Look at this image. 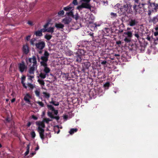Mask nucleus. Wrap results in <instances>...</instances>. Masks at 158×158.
Here are the masks:
<instances>
[{"label":"nucleus","mask_w":158,"mask_h":158,"mask_svg":"<svg viewBox=\"0 0 158 158\" xmlns=\"http://www.w3.org/2000/svg\"><path fill=\"white\" fill-rule=\"evenodd\" d=\"M49 55V53L46 51H45L44 53V55L41 57L42 61L40 62L41 65L43 66L44 67V71L46 73L49 72L50 70L47 67V61L48 60V57Z\"/></svg>","instance_id":"1"},{"label":"nucleus","mask_w":158,"mask_h":158,"mask_svg":"<svg viewBox=\"0 0 158 158\" xmlns=\"http://www.w3.org/2000/svg\"><path fill=\"white\" fill-rule=\"evenodd\" d=\"M36 124L38 126V131L39 132L40 137L41 139L43 140L44 139V130L43 129L45 127V125L42 121H37Z\"/></svg>","instance_id":"2"},{"label":"nucleus","mask_w":158,"mask_h":158,"mask_svg":"<svg viewBox=\"0 0 158 158\" xmlns=\"http://www.w3.org/2000/svg\"><path fill=\"white\" fill-rule=\"evenodd\" d=\"M147 4L139 3L138 5L135 4L133 7V9L135 12V14L140 13L142 11V10H145L148 7Z\"/></svg>","instance_id":"3"},{"label":"nucleus","mask_w":158,"mask_h":158,"mask_svg":"<svg viewBox=\"0 0 158 158\" xmlns=\"http://www.w3.org/2000/svg\"><path fill=\"white\" fill-rule=\"evenodd\" d=\"M123 36L125 37L124 41L126 42H129L131 40L132 36V32L130 31L124 32Z\"/></svg>","instance_id":"4"},{"label":"nucleus","mask_w":158,"mask_h":158,"mask_svg":"<svg viewBox=\"0 0 158 158\" xmlns=\"http://www.w3.org/2000/svg\"><path fill=\"white\" fill-rule=\"evenodd\" d=\"M49 24V23H48L44 25V28L42 30L43 32H47L52 33L54 32V27H50L49 28L48 27Z\"/></svg>","instance_id":"5"},{"label":"nucleus","mask_w":158,"mask_h":158,"mask_svg":"<svg viewBox=\"0 0 158 158\" xmlns=\"http://www.w3.org/2000/svg\"><path fill=\"white\" fill-rule=\"evenodd\" d=\"M27 64L30 66H37L36 60L35 57L33 56L32 58H29L27 60Z\"/></svg>","instance_id":"6"},{"label":"nucleus","mask_w":158,"mask_h":158,"mask_svg":"<svg viewBox=\"0 0 158 158\" xmlns=\"http://www.w3.org/2000/svg\"><path fill=\"white\" fill-rule=\"evenodd\" d=\"M147 5L148 6L147 7H148L149 11L150 12L156 11L158 6L157 4L155 3H151L149 5Z\"/></svg>","instance_id":"7"},{"label":"nucleus","mask_w":158,"mask_h":158,"mask_svg":"<svg viewBox=\"0 0 158 158\" xmlns=\"http://www.w3.org/2000/svg\"><path fill=\"white\" fill-rule=\"evenodd\" d=\"M36 48L40 49L42 50L45 46V43L44 41H40L35 44Z\"/></svg>","instance_id":"8"},{"label":"nucleus","mask_w":158,"mask_h":158,"mask_svg":"<svg viewBox=\"0 0 158 158\" xmlns=\"http://www.w3.org/2000/svg\"><path fill=\"white\" fill-rule=\"evenodd\" d=\"M90 5L87 3H82L81 5L78 6L77 7V9L80 10L82 8H89Z\"/></svg>","instance_id":"9"},{"label":"nucleus","mask_w":158,"mask_h":158,"mask_svg":"<svg viewBox=\"0 0 158 158\" xmlns=\"http://www.w3.org/2000/svg\"><path fill=\"white\" fill-rule=\"evenodd\" d=\"M26 67L25 66L23 63L19 64V68L21 72H23L26 69Z\"/></svg>","instance_id":"10"},{"label":"nucleus","mask_w":158,"mask_h":158,"mask_svg":"<svg viewBox=\"0 0 158 158\" xmlns=\"http://www.w3.org/2000/svg\"><path fill=\"white\" fill-rule=\"evenodd\" d=\"M23 51L24 53L27 54L29 51L28 46L27 44L24 45L23 46Z\"/></svg>","instance_id":"11"},{"label":"nucleus","mask_w":158,"mask_h":158,"mask_svg":"<svg viewBox=\"0 0 158 158\" xmlns=\"http://www.w3.org/2000/svg\"><path fill=\"white\" fill-rule=\"evenodd\" d=\"M128 4H126L124 5L121 8H120L121 12H122V14L127 12V9Z\"/></svg>","instance_id":"12"},{"label":"nucleus","mask_w":158,"mask_h":158,"mask_svg":"<svg viewBox=\"0 0 158 158\" xmlns=\"http://www.w3.org/2000/svg\"><path fill=\"white\" fill-rule=\"evenodd\" d=\"M71 21V19L69 17H66L62 20L63 23L65 24H69Z\"/></svg>","instance_id":"13"},{"label":"nucleus","mask_w":158,"mask_h":158,"mask_svg":"<svg viewBox=\"0 0 158 158\" xmlns=\"http://www.w3.org/2000/svg\"><path fill=\"white\" fill-rule=\"evenodd\" d=\"M36 68L37 66H32L31 67L29 70L28 74H33L34 73V71L36 69Z\"/></svg>","instance_id":"14"},{"label":"nucleus","mask_w":158,"mask_h":158,"mask_svg":"<svg viewBox=\"0 0 158 158\" xmlns=\"http://www.w3.org/2000/svg\"><path fill=\"white\" fill-rule=\"evenodd\" d=\"M42 29H41L40 30H38L36 31L35 33V34L37 36H42L43 35L42 32H43V31L42 30Z\"/></svg>","instance_id":"15"},{"label":"nucleus","mask_w":158,"mask_h":158,"mask_svg":"<svg viewBox=\"0 0 158 158\" xmlns=\"http://www.w3.org/2000/svg\"><path fill=\"white\" fill-rule=\"evenodd\" d=\"M129 23L131 26H133L135 25L136 22L135 20L131 19L129 21Z\"/></svg>","instance_id":"16"},{"label":"nucleus","mask_w":158,"mask_h":158,"mask_svg":"<svg viewBox=\"0 0 158 158\" xmlns=\"http://www.w3.org/2000/svg\"><path fill=\"white\" fill-rule=\"evenodd\" d=\"M55 26L57 28H62L64 26L63 24L60 23H56Z\"/></svg>","instance_id":"17"},{"label":"nucleus","mask_w":158,"mask_h":158,"mask_svg":"<svg viewBox=\"0 0 158 158\" xmlns=\"http://www.w3.org/2000/svg\"><path fill=\"white\" fill-rule=\"evenodd\" d=\"M127 12L128 13H131L132 12V11L131 9V6L130 5H128Z\"/></svg>","instance_id":"18"},{"label":"nucleus","mask_w":158,"mask_h":158,"mask_svg":"<svg viewBox=\"0 0 158 158\" xmlns=\"http://www.w3.org/2000/svg\"><path fill=\"white\" fill-rule=\"evenodd\" d=\"M25 79V77L24 76H23L21 78V82L23 84V86L25 88H27V87L25 83H24V81Z\"/></svg>","instance_id":"19"},{"label":"nucleus","mask_w":158,"mask_h":158,"mask_svg":"<svg viewBox=\"0 0 158 158\" xmlns=\"http://www.w3.org/2000/svg\"><path fill=\"white\" fill-rule=\"evenodd\" d=\"M72 8L73 7L71 6V4H70V5L64 7V10L65 11H67L71 10Z\"/></svg>","instance_id":"20"},{"label":"nucleus","mask_w":158,"mask_h":158,"mask_svg":"<svg viewBox=\"0 0 158 158\" xmlns=\"http://www.w3.org/2000/svg\"><path fill=\"white\" fill-rule=\"evenodd\" d=\"M77 130V128H72L70 129L69 133L70 134L72 135L74 132H76Z\"/></svg>","instance_id":"21"},{"label":"nucleus","mask_w":158,"mask_h":158,"mask_svg":"<svg viewBox=\"0 0 158 158\" xmlns=\"http://www.w3.org/2000/svg\"><path fill=\"white\" fill-rule=\"evenodd\" d=\"M66 14L68 16H71L72 17H74L73 10H72L70 11L69 12H67L66 13Z\"/></svg>","instance_id":"22"},{"label":"nucleus","mask_w":158,"mask_h":158,"mask_svg":"<svg viewBox=\"0 0 158 158\" xmlns=\"http://www.w3.org/2000/svg\"><path fill=\"white\" fill-rule=\"evenodd\" d=\"M29 149H30V145L28 144L27 145V151L24 153L25 155L27 156V155L29 152Z\"/></svg>","instance_id":"23"},{"label":"nucleus","mask_w":158,"mask_h":158,"mask_svg":"<svg viewBox=\"0 0 158 158\" xmlns=\"http://www.w3.org/2000/svg\"><path fill=\"white\" fill-rule=\"evenodd\" d=\"M52 121V120L50 119L49 118H44L43 120V121L44 122H44H45L47 124H48L49 123V121Z\"/></svg>","instance_id":"24"},{"label":"nucleus","mask_w":158,"mask_h":158,"mask_svg":"<svg viewBox=\"0 0 158 158\" xmlns=\"http://www.w3.org/2000/svg\"><path fill=\"white\" fill-rule=\"evenodd\" d=\"M31 74H28L27 75V77H28V79L29 80L31 81H32V79L34 77L33 75H30Z\"/></svg>","instance_id":"25"},{"label":"nucleus","mask_w":158,"mask_h":158,"mask_svg":"<svg viewBox=\"0 0 158 158\" xmlns=\"http://www.w3.org/2000/svg\"><path fill=\"white\" fill-rule=\"evenodd\" d=\"M44 97L45 98H48L49 97L50 95L49 93L47 92H43V93Z\"/></svg>","instance_id":"26"},{"label":"nucleus","mask_w":158,"mask_h":158,"mask_svg":"<svg viewBox=\"0 0 158 158\" xmlns=\"http://www.w3.org/2000/svg\"><path fill=\"white\" fill-rule=\"evenodd\" d=\"M52 37V36L48 34H46L45 36V38L48 40H50Z\"/></svg>","instance_id":"27"},{"label":"nucleus","mask_w":158,"mask_h":158,"mask_svg":"<svg viewBox=\"0 0 158 158\" xmlns=\"http://www.w3.org/2000/svg\"><path fill=\"white\" fill-rule=\"evenodd\" d=\"M47 106L49 109L52 111H53L55 110L54 107L51 105H48Z\"/></svg>","instance_id":"28"},{"label":"nucleus","mask_w":158,"mask_h":158,"mask_svg":"<svg viewBox=\"0 0 158 158\" xmlns=\"http://www.w3.org/2000/svg\"><path fill=\"white\" fill-rule=\"evenodd\" d=\"M110 86V83L109 82L106 83L104 85V87L105 89H108Z\"/></svg>","instance_id":"29"},{"label":"nucleus","mask_w":158,"mask_h":158,"mask_svg":"<svg viewBox=\"0 0 158 158\" xmlns=\"http://www.w3.org/2000/svg\"><path fill=\"white\" fill-rule=\"evenodd\" d=\"M31 137L33 138H34L36 135L35 132L34 131H32L31 133Z\"/></svg>","instance_id":"30"},{"label":"nucleus","mask_w":158,"mask_h":158,"mask_svg":"<svg viewBox=\"0 0 158 158\" xmlns=\"http://www.w3.org/2000/svg\"><path fill=\"white\" fill-rule=\"evenodd\" d=\"M40 76L41 78L43 79L44 78L46 77V74L44 73H41Z\"/></svg>","instance_id":"31"},{"label":"nucleus","mask_w":158,"mask_h":158,"mask_svg":"<svg viewBox=\"0 0 158 158\" xmlns=\"http://www.w3.org/2000/svg\"><path fill=\"white\" fill-rule=\"evenodd\" d=\"M31 98V96L30 94H27L24 96V99H29Z\"/></svg>","instance_id":"32"},{"label":"nucleus","mask_w":158,"mask_h":158,"mask_svg":"<svg viewBox=\"0 0 158 158\" xmlns=\"http://www.w3.org/2000/svg\"><path fill=\"white\" fill-rule=\"evenodd\" d=\"M27 85L31 89H32L34 87H35V85L31 84L30 83H28L27 84Z\"/></svg>","instance_id":"33"},{"label":"nucleus","mask_w":158,"mask_h":158,"mask_svg":"<svg viewBox=\"0 0 158 158\" xmlns=\"http://www.w3.org/2000/svg\"><path fill=\"white\" fill-rule=\"evenodd\" d=\"M38 82L41 85H44V81L43 80L39 79L38 80Z\"/></svg>","instance_id":"34"},{"label":"nucleus","mask_w":158,"mask_h":158,"mask_svg":"<svg viewBox=\"0 0 158 158\" xmlns=\"http://www.w3.org/2000/svg\"><path fill=\"white\" fill-rule=\"evenodd\" d=\"M35 94L37 96H39L40 94V90L39 89L36 90L35 91Z\"/></svg>","instance_id":"35"},{"label":"nucleus","mask_w":158,"mask_h":158,"mask_svg":"<svg viewBox=\"0 0 158 158\" xmlns=\"http://www.w3.org/2000/svg\"><path fill=\"white\" fill-rule=\"evenodd\" d=\"M48 116L52 118L53 117L52 113L49 111H48Z\"/></svg>","instance_id":"36"},{"label":"nucleus","mask_w":158,"mask_h":158,"mask_svg":"<svg viewBox=\"0 0 158 158\" xmlns=\"http://www.w3.org/2000/svg\"><path fill=\"white\" fill-rule=\"evenodd\" d=\"M36 39H32L30 41V43L31 45H33L34 44V42L35 41Z\"/></svg>","instance_id":"37"},{"label":"nucleus","mask_w":158,"mask_h":158,"mask_svg":"<svg viewBox=\"0 0 158 158\" xmlns=\"http://www.w3.org/2000/svg\"><path fill=\"white\" fill-rule=\"evenodd\" d=\"M73 103H76V102L75 101L76 100H77V102L78 103V104H79V101L80 100V99H71Z\"/></svg>","instance_id":"38"},{"label":"nucleus","mask_w":158,"mask_h":158,"mask_svg":"<svg viewBox=\"0 0 158 158\" xmlns=\"http://www.w3.org/2000/svg\"><path fill=\"white\" fill-rule=\"evenodd\" d=\"M51 103L55 106H58L59 105V102H56L54 101H52Z\"/></svg>","instance_id":"39"},{"label":"nucleus","mask_w":158,"mask_h":158,"mask_svg":"<svg viewBox=\"0 0 158 158\" xmlns=\"http://www.w3.org/2000/svg\"><path fill=\"white\" fill-rule=\"evenodd\" d=\"M100 26V25H97L96 23H94V24H92V26L93 27H94V29H96V28H97V26Z\"/></svg>","instance_id":"40"},{"label":"nucleus","mask_w":158,"mask_h":158,"mask_svg":"<svg viewBox=\"0 0 158 158\" xmlns=\"http://www.w3.org/2000/svg\"><path fill=\"white\" fill-rule=\"evenodd\" d=\"M64 12L63 10H62L60 11H59L58 13V15L60 16H61V15H63L64 14Z\"/></svg>","instance_id":"41"},{"label":"nucleus","mask_w":158,"mask_h":158,"mask_svg":"<svg viewBox=\"0 0 158 158\" xmlns=\"http://www.w3.org/2000/svg\"><path fill=\"white\" fill-rule=\"evenodd\" d=\"M27 23L31 26H32L34 24L33 22L31 21H28L27 22Z\"/></svg>","instance_id":"42"},{"label":"nucleus","mask_w":158,"mask_h":158,"mask_svg":"<svg viewBox=\"0 0 158 158\" xmlns=\"http://www.w3.org/2000/svg\"><path fill=\"white\" fill-rule=\"evenodd\" d=\"M73 4L74 5H76L77 4V0H73Z\"/></svg>","instance_id":"43"},{"label":"nucleus","mask_w":158,"mask_h":158,"mask_svg":"<svg viewBox=\"0 0 158 158\" xmlns=\"http://www.w3.org/2000/svg\"><path fill=\"white\" fill-rule=\"evenodd\" d=\"M78 15L77 14H76L75 15H74V17H73V18H75L76 20L77 19H78Z\"/></svg>","instance_id":"44"},{"label":"nucleus","mask_w":158,"mask_h":158,"mask_svg":"<svg viewBox=\"0 0 158 158\" xmlns=\"http://www.w3.org/2000/svg\"><path fill=\"white\" fill-rule=\"evenodd\" d=\"M38 103L40 106L42 107H43L44 106V104L41 102H38Z\"/></svg>","instance_id":"45"},{"label":"nucleus","mask_w":158,"mask_h":158,"mask_svg":"<svg viewBox=\"0 0 158 158\" xmlns=\"http://www.w3.org/2000/svg\"><path fill=\"white\" fill-rule=\"evenodd\" d=\"M52 118L55 119L56 120H58L60 119V117L59 116H53Z\"/></svg>","instance_id":"46"},{"label":"nucleus","mask_w":158,"mask_h":158,"mask_svg":"<svg viewBox=\"0 0 158 158\" xmlns=\"http://www.w3.org/2000/svg\"><path fill=\"white\" fill-rule=\"evenodd\" d=\"M32 118L33 119L35 120H36L38 119V118L34 115H32Z\"/></svg>","instance_id":"47"},{"label":"nucleus","mask_w":158,"mask_h":158,"mask_svg":"<svg viewBox=\"0 0 158 158\" xmlns=\"http://www.w3.org/2000/svg\"><path fill=\"white\" fill-rule=\"evenodd\" d=\"M35 154V152H32L30 154V157H32Z\"/></svg>","instance_id":"48"},{"label":"nucleus","mask_w":158,"mask_h":158,"mask_svg":"<svg viewBox=\"0 0 158 158\" xmlns=\"http://www.w3.org/2000/svg\"><path fill=\"white\" fill-rule=\"evenodd\" d=\"M26 101L27 103H28V104H31V103H30V99H24Z\"/></svg>","instance_id":"49"},{"label":"nucleus","mask_w":158,"mask_h":158,"mask_svg":"<svg viewBox=\"0 0 158 158\" xmlns=\"http://www.w3.org/2000/svg\"><path fill=\"white\" fill-rule=\"evenodd\" d=\"M90 1V0H81V2L83 1L85 2L86 3H88Z\"/></svg>","instance_id":"50"},{"label":"nucleus","mask_w":158,"mask_h":158,"mask_svg":"<svg viewBox=\"0 0 158 158\" xmlns=\"http://www.w3.org/2000/svg\"><path fill=\"white\" fill-rule=\"evenodd\" d=\"M53 111H54V113L55 115H56L58 113V112L57 110H53Z\"/></svg>","instance_id":"51"},{"label":"nucleus","mask_w":158,"mask_h":158,"mask_svg":"<svg viewBox=\"0 0 158 158\" xmlns=\"http://www.w3.org/2000/svg\"><path fill=\"white\" fill-rule=\"evenodd\" d=\"M31 122H28L27 124V127H29L30 126V125H31Z\"/></svg>","instance_id":"52"},{"label":"nucleus","mask_w":158,"mask_h":158,"mask_svg":"<svg viewBox=\"0 0 158 158\" xmlns=\"http://www.w3.org/2000/svg\"><path fill=\"white\" fill-rule=\"evenodd\" d=\"M30 38H31V35H28V36H27V37H26V40H28L30 39Z\"/></svg>","instance_id":"53"},{"label":"nucleus","mask_w":158,"mask_h":158,"mask_svg":"<svg viewBox=\"0 0 158 158\" xmlns=\"http://www.w3.org/2000/svg\"><path fill=\"white\" fill-rule=\"evenodd\" d=\"M106 61H103L101 62V64H106Z\"/></svg>","instance_id":"54"},{"label":"nucleus","mask_w":158,"mask_h":158,"mask_svg":"<svg viewBox=\"0 0 158 158\" xmlns=\"http://www.w3.org/2000/svg\"><path fill=\"white\" fill-rule=\"evenodd\" d=\"M39 149V147L38 145H37L36 147L35 148V151L38 150Z\"/></svg>","instance_id":"55"},{"label":"nucleus","mask_w":158,"mask_h":158,"mask_svg":"<svg viewBox=\"0 0 158 158\" xmlns=\"http://www.w3.org/2000/svg\"><path fill=\"white\" fill-rule=\"evenodd\" d=\"M135 36L136 37H137V38H138L139 37V35L138 34H135Z\"/></svg>","instance_id":"56"},{"label":"nucleus","mask_w":158,"mask_h":158,"mask_svg":"<svg viewBox=\"0 0 158 158\" xmlns=\"http://www.w3.org/2000/svg\"><path fill=\"white\" fill-rule=\"evenodd\" d=\"M68 118L67 115H64V119H67Z\"/></svg>","instance_id":"57"},{"label":"nucleus","mask_w":158,"mask_h":158,"mask_svg":"<svg viewBox=\"0 0 158 158\" xmlns=\"http://www.w3.org/2000/svg\"><path fill=\"white\" fill-rule=\"evenodd\" d=\"M116 43L117 44H121V41H118L116 42Z\"/></svg>","instance_id":"58"},{"label":"nucleus","mask_w":158,"mask_h":158,"mask_svg":"<svg viewBox=\"0 0 158 158\" xmlns=\"http://www.w3.org/2000/svg\"><path fill=\"white\" fill-rule=\"evenodd\" d=\"M154 35L156 36L158 35V31H156L154 33Z\"/></svg>","instance_id":"59"},{"label":"nucleus","mask_w":158,"mask_h":158,"mask_svg":"<svg viewBox=\"0 0 158 158\" xmlns=\"http://www.w3.org/2000/svg\"><path fill=\"white\" fill-rule=\"evenodd\" d=\"M135 4H137L138 3V0H135Z\"/></svg>","instance_id":"60"},{"label":"nucleus","mask_w":158,"mask_h":158,"mask_svg":"<svg viewBox=\"0 0 158 158\" xmlns=\"http://www.w3.org/2000/svg\"><path fill=\"white\" fill-rule=\"evenodd\" d=\"M115 7H117L118 8H119L120 7V4H117V5L115 6Z\"/></svg>","instance_id":"61"},{"label":"nucleus","mask_w":158,"mask_h":158,"mask_svg":"<svg viewBox=\"0 0 158 158\" xmlns=\"http://www.w3.org/2000/svg\"><path fill=\"white\" fill-rule=\"evenodd\" d=\"M15 99H11V102L12 103L14 102L15 101Z\"/></svg>","instance_id":"62"},{"label":"nucleus","mask_w":158,"mask_h":158,"mask_svg":"<svg viewBox=\"0 0 158 158\" xmlns=\"http://www.w3.org/2000/svg\"><path fill=\"white\" fill-rule=\"evenodd\" d=\"M111 15H113L114 16H116V14L114 13H111Z\"/></svg>","instance_id":"63"},{"label":"nucleus","mask_w":158,"mask_h":158,"mask_svg":"<svg viewBox=\"0 0 158 158\" xmlns=\"http://www.w3.org/2000/svg\"><path fill=\"white\" fill-rule=\"evenodd\" d=\"M155 29L156 30V31H157L158 30V26L156 27L155 28Z\"/></svg>","instance_id":"64"}]
</instances>
